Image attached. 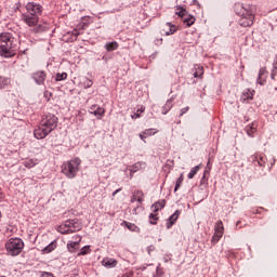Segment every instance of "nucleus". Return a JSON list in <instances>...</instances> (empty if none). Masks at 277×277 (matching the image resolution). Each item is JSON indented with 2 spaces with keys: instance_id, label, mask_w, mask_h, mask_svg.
I'll return each mask as SVG.
<instances>
[{
  "instance_id": "nucleus-1",
  "label": "nucleus",
  "mask_w": 277,
  "mask_h": 277,
  "mask_svg": "<svg viewBox=\"0 0 277 277\" xmlns=\"http://www.w3.org/2000/svg\"><path fill=\"white\" fill-rule=\"evenodd\" d=\"M44 11V8L41 6L40 3L36 2H28L26 4V12L22 14V21L30 27L32 34H43V31H49L51 26L49 23L43 22L40 23V16H42V12Z\"/></svg>"
},
{
  "instance_id": "nucleus-2",
  "label": "nucleus",
  "mask_w": 277,
  "mask_h": 277,
  "mask_svg": "<svg viewBox=\"0 0 277 277\" xmlns=\"http://www.w3.org/2000/svg\"><path fill=\"white\" fill-rule=\"evenodd\" d=\"M234 12L237 16H240L239 25L241 27H252L254 25V13L256 12V8L250 4L235 3Z\"/></svg>"
},
{
  "instance_id": "nucleus-3",
  "label": "nucleus",
  "mask_w": 277,
  "mask_h": 277,
  "mask_svg": "<svg viewBox=\"0 0 277 277\" xmlns=\"http://www.w3.org/2000/svg\"><path fill=\"white\" fill-rule=\"evenodd\" d=\"M18 51V44L14 36L10 32L0 34V55L1 57H14Z\"/></svg>"
},
{
  "instance_id": "nucleus-4",
  "label": "nucleus",
  "mask_w": 277,
  "mask_h": 277,
  "mask_svg": "<svg viewBox=\"0 0 277 277\" xmlns=\"http://www.w3.org/2000/svg\"><path fill=\"white\" fill-rule=\"evenodd\" d=\"M79 166H81V159L75 158L63 163L62 172L67 179H75L77 172H79Z\"/></svg>"
},
{
  "instance_id": "nucleus-5",
  "label": "nucleus",
  "mask_w": 277,
  "mask_h": 277,
  "mask_svg": "<svg viewBox=\"0 0 277 277\" xmlns=\"http://www.w3.org/2000/svg\"><path fill=\"white\" fill-rule=\"evenodd\" d=\"M23 248H25V242L21 238H11L5 243L9 256H18L23 252Z\"/></svg>"
},
{
  "instance_id": "nucleus-6",
  "label": "nucleus",
  "mask_w": 277,
  "mask_h": 277,
  "mask_svg": "<svg viewBox=\"0 0 277 277\" xmlns=\"http://www.w3.org/2000/svg\"><path fill=\"white\" fill-rule=\"evenodd\" d=\"M83 226L81 225V222L79 220H68L61 226H58L57 230L62 235H70L72 233H79Z\"/></svg>"
},
{
  "instance_id": "nucleus-7",
  "label": "nucleus",
  "mask_w": 277,
  "mask_h": 277,
  "mask_svg": "<svg viewBox=\"0 0 277 277\" xmlns=\"http://www.w3.org/2000/svg\"><path fill=\"white\" fill-rule=\"evenodd\" d=\"M57 117H55V115H45L42 117L41 119V124L42 127L47 128L50 133H52L53 131H55V129H57Z\"/></svg>"
},
{
  "instance_id": "nucleus-8",
  "label": "nucleus",
  "mask_w": 277,
  "mask_h": 277,
  "mask_svg": "<svg viewBox=\"0 0 277 277\" xmlns=\"http://www.w3.org/2000/svg\"><path fill=\"white\" fill-rule=\"evenodd\" d=\"M74 239L75 241L69 240L67 242V250L70 252V254H75V252H77L81 246V236H74Z\"/></svg>"
},
{
  "instance_id": "nucleus-9",
  "label": "nucleus",
  "mask_w": 277,
  "mask_h": 277,
  "mask_svg": "<svg viewBox=\"0 0 277 277\" xmlns=\"http://www.w3.org/2000/svg\"><path fill=\"white\" fill-rule=\"evenodd\" d=\"M31 79L37 83V85H44L47 81V72L44 70H38L31 74Z\"/></svg>"
},
{
  "instance_id": "nucleus-10",
  "label": "nucleus",
  "mask_w": 277,
  "mask_h": 277,
  "mask_svg": "<svg viewBox=\"0 0 277 277\" xmlns=\"http://www.w3.org/2000/svg\"><path fill=\"white\" fill-rule=\"evenodd\" d=\"M49 133H51V131H49V129H47L44 126H42V123H40L38 126V128L35 129V131H34V135H35L36 140H44V137H47V135H49Z\"/></svg>"
},
{
  "instance_id": "nucleus-11",
  "label": "nucleus",
  "mask_w": 277,
  "mask_h": 277,
  "mask_svg": "<svg viewBox=\"0 0 277 277\" xmlns=\"http://www.w3.org/2000/svg\"><path fill=\"white\" fill-rule=\"evenodd\" d=\"M254 94H255L254 90L246 89L242 92L240 101H242V103H246V101H252V98H254Z\"/></svg>"
},
{
  "instance_id": "nucleus-12",
  "label": "nucleus",
  "mask_w": 277,
  "mask_h": 277,
  "mask_svg": "<svg viewBox=\"0 0 277 277\" xmlns=\"http://www.w3.org/2000/svg\"><path fill=\"white\" fill-rule=\"evenodd\" d=\"M102 265L104 267H107V269H111V268L116 267V265H118V261L114 260L111 258H104L102 261Z\"/></svg>"
},
{
  "instance_id": "nucleus-13",
  "label": "nucleus",
  "mask_w": 277,
  "mask_h": 277,
  "mask_svg": "<svg viewBox=\"0 0 277 277\" xmlns=\"http://www.w3.org/2000/svg\"><path fill=\"white\" fill-rule=\"evenodd\" d=\"M131 202H144V193L142 190H134L132 197H131Z\"/></svg>"
},
{
  "instance_id": "nucleus-14",
  "label": "nucleus",
  "mask_w": 277,
  "mask_h": 277,
  "mask_svg": "<svg viewBox=\"0 0 277 277\" xmlns=\"http://www.w3.org/2000/svg\"><path fill=\"white\" fill-rule=\"evenodd\" d=\"M181 215V211L176 210L167 221V228H172L173 224H176V220H179V216Z\"/></svg>"
},
{
  "instance_id": "nucleus-15",
  "label": "nucleus",
  "mask_w": 277,
  "mask_h": 277,
  "mask_svg": "<svg viewBox=\"0 0 277 277\" xmlns=\"http://www.w3.org/2000/svg\"><path fill=\"white\" fill-rule=\"evenodd\" d=\"M214 235L219 237H224V223L222 221H217L214 227Z\"/></svg>"
},
{
  "instance_id": "nucleus-16",
  "label": "nucleus",
  "mask_w": 277,
  "mask_h": 277,
  "mask_svg": "<svg viewBox=\"0 0 277 277\" xmlns=\"http://www.w3.org/2000/svg\"><path fill=\"white\" fill-rule=\"evenodd\" d=\"M251 161L256 162L259 166L263 167L265 166L266 158L261 154H255L251 156Z\"/></svg>"
},
{
  "instance_id": "nucleus-17",
  "label": "nucleus",
  "mask_w": 277,
  "mask_h": 277,
  "mask_svg": "<svg viewBox=\"0 0 277 277\" xmlns=\"http://www.w3.org/2000/svg\"><path fill=\"white\" fill-rule=\"evenodd\" d=\"M266 79H267V70H265V68H261L259 71L258 83L260 85H265Z\"/></svg>"
},
{
  "instance_id": "nucleus-18",
  "label": "nucleus",
  "mask_w": 277,
  "mask_h": 277,
  "mask_svg": "<svg viewBox=\"0 0 277 277\" xmlns=\"http://www.w3.org/2000/svg\"><path fill=\"white\" fill-rule=\"evenodd\" d=\"M144 168H146V162L138 161L131 167L130 172L131 174H135V172H140V170H144Z\"/></svg>"
},
{
  "instance_id": "nucleus-19",
  "label": "nucleus",
  "mask_w": 277,
  "mask_h": 277,
  "mask_svg": "<svg viewBox=\"0 0 277 277\" xmlns=\"http://www.w3.org/2000/svg\"><path fill=\"white\" fill-rule=\"evenodd\" d=\"M194 77L195 79H202V76L205 75V67L200 65L195 66V71H194Z\"/></svg>"
},
{
  "instance_id": "nucleus-20",
  "label": "nucleus",
  "mask_w": 277,
  "mask_h": 277,
  "mask_svg": "<svg viewBox=\"0 0 277 277\" xmlns=\"http://www.w3.org/2000/svg\"><path fill=\"white\" fill-rule=\"evenodd\" d=\"M182 21L186 27H192V25L196 23V17H194V15L186 14Z\"/></svg>"
},
{
  "instance_id": "nucleus-21",
  "label": "nucleus",
  "mask_w": 277,
  "mask_h": 277,
  "mask_svg": "<svg viewBox=\"0 0 277 277\" xmlns=\"http://www.w3.org/2000/svg\"><path fill=\"white\" fill-rule=\"evenodd\" d=\"M163 207H166V200L157 201L151 206V211H154V213H157V211H161Z\"/></svg>"
},
{
  "instance_id": "nucleus-22",
  "label": "nucleus",
  "mask_w": 277,
  "mask_h": 277,
  "mask_svg": "<svg viewBox=\"0 0 277 277\" xmlns=\"http://www.w3.org/2000/svg\"><path fill=\"white\" fill-rule=\"evenodd\" d=\"M121 226H127L132 233H140V227L133 223H129L127 221H123L121 223Z\"/></svg>"
},
{
  "instance_id": "nucleus-23",
  "label": "nucleus",
  "mask_w": 277,
  "mask_h": 277,
  "mask_svg": "<svg viewBox=\"0 0 277 277\" xmlns=\"http://www.w3.org/2000/svg\"><path fill=\"white\" fill-rule=\"evenodd\" d=\"M245 131L249 135V137H252L256 133V123H253L252 126H247Z\"/></svg>"
},
{
  "instance_id": "nucleus-24",
  "label": "nucleus",
  "mask_w": 277,
  "mask_h": 277,
  "mask_svg": "<svg viewBox=\"0 0 277 277\" xmlns=\"http://www.w3.org/2000/svg\"><path fill=\"white\" fill-rule=\"evenodd\" d=\"M167 27H169V30L164 31L166 36H173V34H176V26L172 23L168 22Z\"/></svg>"
},
{
  "instance_id": "nucleus-25",
  "label": "nucleus",
  "mask_w": 277,
  "mask_h": 277,
  "mask_svg": "<svg viewBox=\"0 0 277 277\" xmlns=\"http://www.w3.org/2000/svg\"><path fill=\"white\" fill-rule=\"evenodd\" d=\"M105 49H106V51H108V52L117 51V49H118V42H116V41L108 42V43L105 44Z\"/></svg>"
},
{
  "instance_id": "nucleus-26",
  "label": "nucleus",
  "mask_w": 277,
  "mask_h": 277,
  "mask_svg": "<svg viewBox=\"0 0 277 277\" xmlns=\"http://www.w3.org/2000/svg\"><path fill=\"white\" fill-rule=\"evenodd\" d=\"M55 248H57V242L53 241L43 249V252H45V254H49L50 252H53Z\"/></svg>"
},
{
  "instance_id": "nucleus-27",
  "label": "nucleus",
  "mask_w": 277,
  "mask_h": 277,
  "mask_svg": "<svg viewBox=\"0 0 277 277\" xmlns=\"http://www.w3.org/2000/svg\"><path fill=\"white\" fill-rule=\"evenodd\" d=\"M105 114V109L101 108V106H96L95 111H93V116H96L98 120L103 118V115Z\"/></svg>"
},
{
  "instance_id": "nucleus-28",
  "label": "nucleus",
  "mask_w": 277,
  "mask_h": 277,
  "mask_svg": "<svg viewBox=\"0 0 277 277\" xmlns=\"http://www.w3.org/2000/svg\"><path fill=\"white\" fill-rule=\"evenodd\" d=\"M38 164V160L28 159L24 161L25 168L31 169L35 168Z\"/></svg>"
},
{
  "instance_id": "nucleus-29",
  "label": "nucleus",
  "mask_w": 277,
  "mask_h": 277,
  "mask_svg": "<svg viewBox=\"0 0 277 277\" xmlns=\"http://www.w3.org/2000/svg\"><path fill=\"white\" fill-rule=\"evenodd\" d=\"M172 107H173L172 100H168L164 106L162 107V114L166 116V114H168V111H170Z\"/></svg>"
},
{
  "instance_id": "nucleus-30",
  "label": "nucleus",
  "mask_w": 277,
  "mask_h": 277,
  "mask_svg": "<svg viewBox=\"0 0 277 277\" xmlns=\"http://www.w3.org/2000/svg\"><path fill=\"white\" fill-rule=\"evenodd\" d=\"M144 111H146V108L144 106H142L141 108H138L136 110V113H134L131 118L132 120H137V118H141V114H144Z\"/></svg>"
},
{
  "instance_id": "nucleus-31",
  "label": "nucleus",
  "mask_w": 277,
  "mask_h": 277,
  "mask_svg": "<svg viewBox=\"0 0 277 277\" xmlns=\"http://www.w3.org/2000/svg\"><path fill=\"white\" fill-rule=\"evenodd\" d=\"M200 168H201L200 164L194 167V168L190 170V172L188 173V179H194V177L198 174V172L200 171Z\"/></svg>"
},
{
  "instance_id": "nucleus-32",
  "label": "nucleus",
  "mask_w": 277,
  "mask_h": 277,
  "mask_svg": "<svg viewBox=\"0 0 277 277\" xmlns=\"http://www.w3.org/2000/svg\"><path fill=\"white\" fill-rule=\"evenodd\" d=\"M175 14L180 16V18H182L183 21L187 14V10H185L183 6H177V11Z\"/></svg>"
},
{
  "instance_id": "nucleus-33",
  "label": "nucleus",
  "mask_w": 277,
  "mask_h": 277,
  "mask_svg": "<svg viewBox=\"0 0 277 277\" xmlns=\"http://www.w3.org/2000/svg\"><path fill=\"white\" fill-rule=\"evenodd\" d=\"M6 85H10L9 78L0 76V90H3Z\"/></svg>"
},
{
  "instance_id": "nucleus-34",
  "label": "nucleus",
  "mask_w": 277,
  "mask_h": 277,
  "mask_svg": "<svg viewBox=\"0 0 277 277\" xmlns=\"http://www.w3.org/2000/svg\"><path fill=\"white\" fill-rule=\"evenodd\" d=\"M92 252V249H90V246H84L80 252L77 254V256H85V254H90Z\"/></svg>"
},
{
  "instance_id": "nucleus-35",
  "label": "nucleus",
  "mask_w": 277,
  "mask_h": 277,
  "mask_svg": "<svg viewBox=\"0 0 277 277\" xmlns=\"http://www.w3.org/2000/svg\"><path fill=\"white\" fill-rule=\"evenodd\" d=\"M65 79H68V74L62 72L56 75V81H65Z\"/></svg>"
},
{
  "instance_id": "nucleus-36",
  "label": "nucleus",
  "mask_w": 277,
  "mask_h": 277,
  "mask_svg": "<svg viewBox=\"0 0 277 277\" xmlns=\"http://www.w3.org/2000/svg\"><path fill=\"white\" fill-rule=\"evenodd\" d=\"M149 220L150 224H157V221L159 220V217H157V212L149 214Z\"/></svg>"
},
{
  "instance_id": "nucleus-37",
  "label": "nucleus",
  "mask_w": 277,
  "mask_h": 277,
  "mask_svg": "<svg viewBox=\"0 0 277 277\" xmlns=\"http://www.w3.org/2000/svg\"><path fill=\"white\" fill-rule=\"evenodd\" d=\"M183 184V174L177 179L174 192H179V187Z\"/></svg>"
},
{
  "instance_id": "nucleus-38",
  "label": "nucleus",
  "mask_w": 277,
  "mask_h": 277,
  "mask_svg": "<svg viewBox=\"0 0 277 277\" xmlns=\"http://www.w3.org/2000/svg\"><path fill=\"white\" fill-rule=\"evenodd\" d=\"M222 239V236H217L216 234H214L212 236L211 242L213 243V246H215V243H217V241H220Z\"/></svg>"
},
{
  "instance_id": "nucleus-39",
  "label": "nucleus",
  "mask_w": 277,
  "mask_h": 277,
  "mask_svg": "<svg viewBox=\"0 0 277 277\" xmlns=\"http://www.w3.org/2000/svg\"><path fill=\"white\" fill-rule=\"evenodd\" d=\"M80 35V32H79V30H77V29H74L72 31H71V42L72 41H75V40H77V37Z\"/></svg>"
},
{
  "instance_id": "nucleus-40",
  "label": "nucleus",
  "mask_w": 277,
  "mask_h": 277,
  "mask_svg": "<svg viewBox=\"0 0 277 277\" xmlns=\"http://www.w3.org/2000/svg\"><path fill=\"white\" fill-rule=\"evenodd\" d=\"M143 133L145 134V136L150 137V135H155L157 131L153 132V129H148V130H145Z\"/></svg>"
},
{
  "instance_id": "nucleus-41",
  "label": "nucleus",
  "mask_w": 277,
  "mask_h": 277,
  "mask_svg": "<svg viewBox=\"0 0 277 277\" xmlns=\"http://www.w3.org/2000/svg\"><path fill=\"white\" fill-rule=\"evenodd\" d=\"M84 88H92V85L94 84V82H92V80H90V79H85L84 80Z\"/></svg>"
},
{
  "instance_id": "nucleus-42",
  "label": "nucleus",
  "mask_w": 277,
  "mask_h": 277,
  "mask_svg": "<svg viewBox=\"0 0 277 277\" xmlns=\"http://www.w3.org/2000/svg\"><path fill=\"white\" fill-rule=\"evenodd\" d=\"M187 111H189V106L182 108L180 116H185V114H187Z\"/></svg>"
},
{
  "instance_id": "nucleus-43",
  "label": "nucleus",
  "mask_w": 277,
  "mask_h": 277,
  "mask_svg": "<svg viewBox=\"0 0 277 277\" xmlns=\"http://www.w3.org/2000/svg\"><path fill=\"white\" fill-rule=\"evenodd\" d=\"M97 106H98V105H96V104L92 105V106L90 107L89 114H94V111L96 110V107H97Z\"/></svg>"
},
{
  "instance_id": "nucleus-44",
  "label": "nucleus",
  "mask_w": 277,
  "mask_h": 277,
  "mask_svg": "<svg viewBox=\"0 0 277 277\" xmlns=\"http://www.w3.org/2000/svg\"><path fill=\"white\" fill-rule=\"evenodd\" d=\"M41 277H55V276H53L52 273L44 272V273H42Z\"/></svg>"
},
{
  "instance_id": "nucleus-45",
  "label": "nucleus",
  "mask_w": 277,
  "mask_h": 277,
  "mask_svg": "<svg viewBox=\"0 0 277 277\" xmlns=\"http://www.w3.org/2000/svg\"><path fill=\"white\" fill-rule=\"evenodd\" d=\"M138 137L141 138V140H143V142H146L145 140H146V134H144V132H142V133H140L138 134Z\"/></svg>"
},
{
  "instance_id": "nucleus-46",
  "label": "nucleus",
  "mask_w": 277,
  "mask_h": 277,
  "mask_svg": "<svg viewBox=\"0 0 277 277\" xmlns=\"http://www.w3.org/2000/svg\"><path fill=\"white\" fill-rule=\"evenodd\" d=\"M5 198V194H3V190L0 188V202H3V199Z\"/></svg>"
},
{
  "instance_id": "nucleus-47",
  "label": "nucleus",
  "mask_w": 277,
  "mask_h": 277,
  "mask_svg": "<svg viewBox=\"0 0 277 277\" xmlns=\"http://www.w3.org/2000/svg\"><path fill=\"white\" fill-rule=\"evenodd\" d=\"M121 190H122L121 188L115 190V192L113 193V196H116V194H118V193L121 192Z\"/></svg>"
},
{
  "instance_id": "nucleus-48",
  "label": "nucleus",
  "mask_w": 277,
  "mask_h": 277,
  "mask_svg": "<svg viewBox=\"0 0 277 277\" xmlns=\"http://www.w3.org/2000/svg\"><path fill=\"white\" fill-rule=\"evenodd\" d=\"M210 163H211V161H208V168H209V170H211V167H209V166H210Z\"/></svg>"
},
{
  "instance_id": "nucleus-49",
  "label": "nucleus",
  "mask_w": 277,
  "mask_h": 277,
  "mask_svg": "<svg viewBox=\"0 0 277 277\" xmlns=\"http://www.w3.org/2000/svg\"><path fill=\"white\" fill-rule=\"evenodd\" d=\"M239 224H241V221H238V222L236 223V226H239Z\"/></svg>"
},
{
  "instance_id": "nucleus-50",
  "label": "nucleus",
  "mask_w": 277,
  "mask_h": 277,
  "mask_svg": "<svg viewBox=\"0 0 277 277\" xmlns=\"http://www.w3.org/2000/svg\"><path fill=\"white\" fill-rule=\"evenodd\" d=\"M205 176H207V170L205 171V173H203V177H202V179H205Z\"/></svg>"
},
{
  "instance_id": "nucleus-51",
  "label": "nucleus",
  "mask_w": 277,
  "mask_h": 277,
  "mask_svg": "<svg viewBox=\"0 0 277 277\" xmlns=\"http://www.w3.org/2000/svg\"><path fill=\"white\" fill-rule=\"evenodd\" d=\"M47 94H49V92L45 91V92H44V96H47Z\"/></svg>"
},
{
  "instance_id": "nucleus-52",
  "label": "nucleus",
  "mask_w": 277,
  "mask_h": 277,
  "mask_svg": "<svg viewBox=\"0 0 277 277\" xmlns=\"http://www.w3.org/2000/svg\"><path fill=\"white\" fill-rule=\"evenodd\" d=\"M0 217H1V212H0Z\"/></svg>"
},
{
  "instance_id": "nucleus-53",
  "label": "nucleus",
  "mask_w": 277,
  "mask_h": 277,
  "mask_svg": "<svg viewBox=\"0 0 277 277\" xmlns=\"http://www.w3.org/2000/svg\"><path fill=\"white\" fill-rule=\"evenodd\" d=\"M0 277H5V276H0Z\"/></svg>"
}]
</instances>
